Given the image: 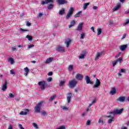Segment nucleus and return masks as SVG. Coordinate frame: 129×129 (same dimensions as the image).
<instances>
[{
    "label": "nucleus",
    "instance_id": "obj_1",
    "mask_svg": "<svg viewBox=\"0 0 129 129\" xmlns=\"http://www.w3.org/2000/svg\"><path fill=\"white\" fill-rule=\"evenodd\" d=\"M43 101L39 102L36 104V106L34 107V111L36 113H39L41 112V107H42V104H43Z\"/></svg>",
    "mask_w": 129,
    "mask_h": 129
},
{
    "label": "nucleus",
    "instance_id": "obj_2",
    "mask_svg": "<svg viewBox=\"0 0 129 129\" xmlns=\"http://www.w3.org/2000/svg\"><path fill=\"white\" fill-rule=\"evenodd\" d=\"M78 83V82H77L75 79L71 80L69 82V87H70V88H74V87L77 85Z\"/></svg>",
    "mask_w": 129,
    "mask_h": 129
},
{
    "label": "nucleus",
    "instance_id": "obj_3",
    "mask_svg": "<svg viewBox=\"0 0 129 129\" xmlns=\"http://www.w3.org/2000/svg\"><path fill=\"white\" fill-rule=\"evenodd\" d=\"M73 13H74V8L73 7H71L70 8V10L67 13L66 19V20H69L71 17H72V15H73Z\"/></svg>",
    "mask_w": 129,
    "mask_h": 129
},
{
    "label": "nucleus",
    "instance_id": "obj_4",
    "mask_svg": "<svg viewBox=\"0 0 129 129\" xmlns=\"http://www.w3.org/2000/svg\"><path fill=\"white\" fill-rule=\"evenodd\" d=\"M38 85L40 87L41 90H45L46 86H48V84L46 81H42L38 82Z\"/></svg>",
    "mask_w": 129,
    "mask_h": 129
},
{
    "label": "nucleus",
    "instance_id": "obj_5",
    "mask_svg": "<svg viewBox=\"0 0 129 129\" xmlns=\"http://www.w3.org/2000/svg\"><path fill=\"white\" fill-rule=\"evenodd\" d=\"M123 111V108H121L120 109H114L113 112H111V114H121Z\"/></svg>",
    "mask_w": 129,
    "mask_h": 129
},
{
    "label": "nucleus",
    "instance_id": "obj_6",
    "mask_svg": "<svg viewBox=\"0 0 129 129\" xmlns=\"http://www.w3.org/2000/svg\"><path fill=\"white\" fill-rule=\"evenodd\" d=\"M100 81L98 79L96 78L95 83L93 86V88H98V87L100 86Z\"/></svg>",
    "mask_w": 129,
    "mask_h": 129
},
{
    "label": "nucleus",
    "instance_id": "obj_7",
    "mask_svg": "<svg viewBox=\"0 0 129 129\" xmlns=\"http://www.w3.org/2000/svg\"><path fill=\"white\" fill-rule=\"evenodd\" d=\"M56 51H57V52H61V53H64V52H65V48L59 45L56 47Z\"/></svg>",
    "mask_w": 129,
    "mask_h": 129
},
{
    "label": "nucleus",
    "instance_id": "obj_8",
    "mask_svg": "<svg viewBox=\"0 0 129 129\" xmlns=\"http://www.w3.org/2000/svg\"><path fill=\"white\" fill-rule=\"evenodd\" d=\"M23 110L20 112V114L21 115H27L29 111H30V110L28 109H24Z\"/></svg>",
    "mask_w": 129,
    "mask_h": 129
},
{
    "label": "nucleus",
    "instance_id": "obj_9",
    "mask_svg": "<svg viewBox=\"0 0 129 129\" xmlns=\"http://www.w3.org/2000/svg\"><path fill=\"white\" fill-rule=\"evenodd\" d=\"M85 79L86 81L87 84H93V82L90 80V78L88 76H86L85 78Z\"/></svg>",
    "mask_w": 129,
    "mask_h": 129
},
{
    "label": "nucleus",
    "instance_id": "obj_10",
    "mask_svg": "<svg viewBox=\"0 0 129 129\" xmlns=\"http://www.w3.org/2000/svg\"><path fill=\"white\" fill-rule=\"evenodd\" d=\"M76 79L79 81H81V80L83 79V75L81 74H77L76 76Z\"/></svg>",
    "mask_w": 129,
    "mask_h": 129
},
{
    "label": "nucleus",
    "instance_id": "obj_11",
    "mask_svg": "<svg viewBox=\"0 0 129 129\" xmlns=\"http://www.w3.org/2000/svg\"><path fill=\"white\" fill-rule=\"evenodd\" d=\"M86 50H84L82 52V54H81L80 56H79V59H84L85 56H86Z\"/></svg>",
    "mask_w": 129,
    "mask_h": 129
},
{
    "label": "nucleus",
    "instance_id": "obj_12",
    "mask_svg": "<svg viewBox=\"0 0 129 129\" xmlns=\"http://www.w3.org/2000/svg\"><path fill=\"white\" fill-rule=\"evenodd\" d=\"M83 28V23H80L79 24L78 27L77 28V31H79L81 32L82 31V28Z\"/></svg>",
    "mask_w": 129,
    "mask_h": 129
},
{
    "label": "nucleus",
    "instance_id": "obj_13",
    "mask_svg": "<svg viewBox=\"0 0 129 129\" xmlns=\"http://www.w3.org/2000/svg\"><path fill=\"white\" fill-rule=\"evenodd\" d=\"M7 88H8V82L7 81V80H5V83L3 86L2 90H3V91H6Z\"/></svg>",
    "mask_w": 129,
    "mask_h": 129
},
{
    "label": "nucleus",
    "instance_id": "obj_14",
    "mask_svg": "<svg viewBox=\"0 0 129 129\" xmlns=\"http://www.w3.org/2000/svg\"><path fill=\"white\" fill-rule=\"evenodd\" d=\"M56 2L58 5H64V4L68 3V2L66 0H56Z\"/></svg>",
    "mask_w": 129,
    "mask_h": 129
},
{
    "label": "nucleus",
    "instance_id": "obj_15",
    "mask_svg": "<svg viewBox=\"0 0 129 129\" xmlns=\"http://www.w3.org/2000/svg\"><path fill=\"white\" fill-rule=\"evenodd\" d=\"M126 48H127V44L122 45L120 46L119 49L120 50V51H123L126 49Z\"/></svg>",
    "mask_w": 129,
    "mask_h": 129
},
{
    "label": "nucleus",
    "instance_id": "obj_16",
    "mask_svg": "<svg viewBox=\"0 0 129 129\" xmlns=\"http://www.w3.org/2000/svg\"><path fill=\"white\" fill-rule=\"evenodd\" d=\"M103 53V52H97L96 57L95 58V60H98V59H99V57H100V56H102Z\"/></svg>",
    "mask_w": 129,
    "mask_h": 129
},
{
    "label": "nucleus",
    "instance_id": "obj_17",
    "mask_svg": "<svg viewBox=\"0 0 129 129\" xmlns=\"http://www.w3.org/2000/svg\"><path fill=\"white\" fill-rule=\"evenodd\" d=\"M125 100V97L121 96L117 99V101H120V102H123Z\"/></svg>",
    "mask_w": 129,
    "mask_h": 129
},
{
    "label": "nucleus",
    "instance_id": "obj_18",
    "mask_svg": "<svg viewBox=\"0 0 129 129\" xmlns=\"http://www.w3.org/2000/svg\"><path fill=\"white\" fill-rule=\"evenodd\" d=\"M49 3H54V1L53 0H45V1H42L41 2V5H45V4H49Z\"/></svg>",
    "mask_w": 129,
    "mask_h": 129
},
{
    "label": "nucleus",
    "instance_id": "obj_19",
    "mask_svg": "<svg viewBox=\"0 0 129 129\" xmlns=\"http://www.w3.org/2000/svg\"><path fill=\"white\" fill-rule=\"evenodd\" d=\"M68 95L67 96V100H68V103H69L70 101H71V98L72 97V93H69Z\"/></svg>",
    "mask_w": 129,
    "mask_h": 129
},
{
    "label": "nucleus",
    "instance_id": "obj_20",
    "mask_svg": "<svg viewBox=\"0 0 129 129\" xmlns=\"http://www.w3.org/2000/svg\"><path fill=\"white\" fill-rule=\"evenodd\" d=\"M121 7V6L120 5V4L117 5L112 9L113 12H115V11H118V10H119V9H120Z\"/></svg>",
    "mask_w": 129,
    "mask_h": 129
},
{
    "label": "nucleus",
    "instance_id": "obj_21",
    "mask_svg": "<svg viewBox=\"0 0 129 129\" xmlns=\"http://www.w3.org/2000/svg\"><path fill=\"white\" fill-rule=\"evenodd\" d=\"M76 24L75 20H72L70 25H69V28H71V27H74Z\"/></svg>",
    "mask_w": 129,
    "mask_h": 129
},
{
    "label": "nucleus",
    "instance_id": "obj_22",
    "mask_svg": "<svg viewBox=\"0 0 129 129\" xmlns=\"http://www.w3.org/2000/svg\"><path fill=\"white\" fill-rule=\"evenodd\" d=\"M81 16H82V12L79 11L74 16V17L75 18H79Z\"/></svg>",
    "mask_w": 129,
    "mask_h": 129
},
{
    "label": "nucleus",
    "instance_id": "obj_23",
    "mask_svg": "<svg viewBox=\"0 0 129 129\" xmlns=\"http://www.w3.org/2000/svg\"><path fill=\"white\" fill-rule=\"evenodd\" d=\"M53 60H54V58L53 57H49L48 58H47L46 60L45 63H51V62H52V61H53Z\"/></svg>",
    "mask_w": 129,
    "mask_h": 129
},
{
    "label": "nucleus",
    "instance_id": "obj_24",
    "mask_svg": "<svg viewBox=\"0 0 129 129\" xmlns=\"http://www.w3.org/2000/svg\"><path fill=\"white\" fill-rule=\"evenodd\" d=\"M110 93L112 94V95H114V94H115V93H116V90L114 88H112Z\"/></svg>",
    "mask_w": 129,
    "mask_h": 129
},
{
    "label": "nucleus",
    "instance_id": "obj_25",
    "mask_svg": "<svg viewBox=\"0 0 129 129\" xmlns=\"http://www.w3.org/2000/svg\"><path fill=\"white\" fill-rule=\"evenodd\" d=\"M58 14L60 16L64 15V14H65V9L64 8H62V9L59 11Z\"/></svg>",
    "mask_w": 129,
    "mask_h": 129
},
{
    "label": "nucleus",
    "instance_id": "obj_26",
    "mask_svg": "<svg viewBox=\"0 0 129 129\" xmlns=\"http://www.w3.org/2000/svg\"><path fill=\"white\" fill-rule=\"evenodd\" d=\"M24 70H25V72H26L24 74V75L25 76H27L29 72H30V70H29V68H28V67H26L24 68Z\"/></svg>",
    "mask_w": 129,
    "mask_h": 129
},
{
    "label": "nucleus",
    "instance_id": "obj_27",
    "mask_svg": "<svg viewBox=\"0 0 129 129\" xmlns=\"http://www.w3.org/2000/svg\"><path fill=\"white\" fill-rule=\"evenodd\" d=\"M72 40L71 39H69L68 41H66L64 42V44L67 45V48H68L69 47V45L71 44Z\"/></svg>",
    "mask_w": 129,
    "mask_h": 129
},
{
    "label": "nucleus",
    "instance_id": "obj_28",
    "mask_svg": "<svg viewBox=\"0 0 129 129\" xmlns=\"http://www.w3.org/2000/svg\"><path fill=\"white\" fill-rule=\"evenodd\" d=\"M8 61L9 62H10V63L11 64H14V63H15V60H14V58H12V57H10L8 59Z\"/></svg>",
    "mask_w": 129,
    "mask_h": 129
},
{
    "label": "nucleus",
    "instance_id": "obj_29",
    "mask_svg": "<svg viewBox=\"0 0 129 129\" xmlns=\"http://www.w3.org/2000/svg\"><path fill=\"white\" fill-rule=\"evenodd\" d=\"M97 32V35L98 36H99V35H101V34L102 33V29L101 28H98Z\"/></svg>",
    "mask_w": 129,
    "mask_h": 129
},
{
    "label": "nucleus",
    "instance_id": "obj_30",
    "mask_svg": "<svg viewBox=\"0 0 129 129\" xmlns=\"http://www.w3.org/2000/svg\"><path fill=\"white\" fill-rule=\"evenodd\" d=\"M90 5V3H87L84 4V10H86L87 9V6Z\"/></svg>",
    "mask_w": 129,
    "mask_h": 129
},
{
    "label": "nucleus",
    "instance_id": "obj_31",
    "mask_svg": "<svg viewBox=\"0 0 129 129\" xmlns=\"http://www.w3.org/2000/svg\"><path fill=\"white\" fill-rule=\"evenodd\" d=\"M112 121H114V118L113 117H111V118L109 119L108 120V123H111Z\"/></svg>",
    "mask_w": 129,
    "mask_h": 129
},
{
    "label": "nucleus",
    "instance_id": "obj_32",
    "mask_svg": "<svg viewBox=\"0 0 129 129\" xmlns=\"http://www.w3.org/2000/svg\"><path fill=\"white\" fill-rule=\"evenodd\" d=\"M26 38L27 39H28L29 40V41H32V40H33V37H32V36H30V35H27L26 36Z\"/></svg>",
    "mask_w": 129,
    "mask_h": 129
},
{
    "label": "nucleus",
    "instance_id": "obj_33",
    "mask_svg": "<svg viewBox=\"0 0 129 129\" xmlns=\"http://www.w3.org/2000/svg\"><path fill=\"white\" fill-rule=\"evenodd\" d=\"M54 7V5L53 4H50L47 6L48 10H52Z\"/></svg>",
    "mask_w": 129,
    "mask_h": 129
},
{
    "label": "nucleus",
    "instance_id": "obj_34",
    "mask_svg": "<svg viewBox=\"0 0 129 129\" xmlns=\"http://www.w3.org/2000/svg\"><path fill=\"white\" fill-rule=\"evenodd\" d=\"M68 70L69 71H70V72L72 71V70H73V65L71 64L69 66Z\"/></svg>",
    "mask_w": 129,
    "mask_h": 129
},
{
    "label": "nucleus",
    "instance_id": "obj_35",
    "mask_svg": "<svg viewBox=\"0 0 129 129\" xmlns=\"http://www.w3.org/2000/svg\"><path fill=\"white\" fill-rule=\"evenodd\" d=\"M55 97H56L55 95H53L50 97V98L49 99V101H53L55 99Z\"/></svg>",
    "mask_w": 129,
    "mask_h": 129
},
{
    "label": "nucleus",
    "instance_id": "obj_36",
    "mask_svg": "<svg viewBox=\"0 0 129 129\" xmlns=\"http://www.w3.org/2000/svg\"><path fill=\"white\" fill-rule=\"evenodd\" d=\"M98 123H102L103 124H104V123H105V122H104V121L103 120H101V119H99V120L98 121Z\"/></svg>",
    "mask_w": 129,
    "mask_h": 129
},
{
    "label": "nucleus",
    "instance_id": "obj_37",
    "mask_svg": "<svg viewBox=\"0 0 129 129\" xmlns=\"http://www.w3.org/2000/svg\"><path fill=\"white\" fill-rule=\"evenodd\" d=\"M64 84H65V81H64V80L63 81H62L61 82H60L59 84V86H63V85H64Z\"/></svg>",
    "mask_w": 129,
    "mask_h": 129
},
{
    "label": "nucleus",
    "instance_id": "obj_38",
    "mask_svg": "<svg viewBox=\"0 0 129 129\" xmlns=\"http://www.w3.org/2000/svg\"><path fill=\"white\" fill-rule=\"evenodd\" d=\"M20 30L22 32H29V29H23V28H20Z\"/></svg>",
    "mask_w": 129,
    "mask_h": 129
},
{
    "label": "nucleus",
    "instance_id": "obj_39",
    "mask_svg": "<svg viewBox=\"0 0 129 129\" xmlns=\"http://www.w3.org/2000/svg\"><path fill=\"white\" fill-rule=\"evenodd\" d=\"M32 125H33L35 128H39V127H38V125L36 123H33Z\"/></svg>",
    "mask_w": 129,
    "mask_h": 129
},
{
    "label": "nucleus",
    "instance_id": "obj_40",
    "mask_svg": "<svg viewBox=\"0 0 129 129\" xmlns=\"http://www.w3.org/2000/svg\"><path fill=\"white\" fill-rule=\"evenodd\" d=\"M116 61H117V62H119V63H120V62L122 61V57H119Z\"/></svg>",
    "mask_w": 129,
    "mask_h": 129
},
{
    "label": "nucleus",
    "instance_id": "obj_41",
    "mask_svg": "<svg viewBox=\"0 0 129 129\" xmlns=\"http://www.w3.org/2000/svg\"><path fill=\"white\" fill-rule=\"evenodd\" d=\"M84 37H85V33H82L81 35L80 39H84Z\"/></svg>",
    "mask_w": 129,
    "mask_h": 129
},
{
    "label": "nucleus",
    "instance_id": "obj_42",
    "mask_svg": "<svg viewBox=\"0 0 129 129\" xmlns=\"http://www.w3.org/2000/svg\"><path fill=\"white\" fill-rule=\"evenodd\" d=\"M9 97H10V98H14L15 97V95L12 93H10Z\"/></svg>",
    "mask_w": 129,
    "mask_h": 129
},
{
    "label": "nucleus",
    "instance_id": "obj_43",
    "mask_svg": "<svg viewBox=\"0 0 129 129\" xmlns=\"http://www.w3.org/2000/svg\"><path fill=\"white\" fill-rule=\"evenodd\" d=\"M52 80H53L52 77H49L48 78H47V82L49 83L51 82Z\"/></svg>",
    "mask_w": 129,
    "mask_h": 129
},
{
    "label": "nucleus",
    "instance_id": "obj_44",
    "mask_svg": "<svg viewBox=\"0 0 129 129\" xmlns=\"http://www.w3.org/2000/svg\"><path fill=\"white\" fill-rule=\"evenodd\" d=\"M61 108H62L63 110H68V108L65 107L64 106H63L61 107Z\"/></svg>",
    "mask_w": 129,
    "mask_h": 129
},
{
    "label": "nucleus",
    "instance_id": "obj_45",
    "mask_svg": "<svg viewBox=\"0 0 129 129\" xmlns=\"http://www.w3.org/2000/svg\"><path fill=\"white\" fill-rule=\"evenodd\" d=\"M91 122V121H90V120H88L86 123L87 125H90Z\"/></svg>",
    "mask_w": 129,
    "mask_h": 129
},
{
    "label": "nucleus",
    "instance_id": "obj_46",
    "mask_svg": "<svg viewBox=\"0 0 129 129\" xmlns=\"http://www.w3.org/2000/svg\"><path fill=\"white\" fill-rule=\"evenodd\" d=\"M31 23L29 22V21H27V23H26V26H27V27H30L31 26Z\"/></svg>",
    "mask_w": 129,
    "mask_h": 129
},
{
    "label": "nucleus",
    "instance_id": "obj_47",
    "mask_svg": "<svg viewBox=\"0 0 129 129\" xmlns=\"http://www.w3.org/2000/svg\"><path fill=\"white\" fill-rule=\"evenodd\" d=\"M117 63V61L115 60V61H113L112 62L113 66L114 67V66H115V65H116Z\"/></svg>",
    "mask_w": 129,
    "mask_h": 129
},
{
    "label": "nucleus",
    "instance_id": "obj_48",
    "mask_svg": "<svg viewBox=\"0 0 129 129\" xmlns=\"http://www.w3.org/2000/svg\"><path fill=\"white\" fill-rule=\"evenodd\" d=\"M57 129H65V126L64 125L60 126L59 127L57 128Z\"/></svg>",
    "mask_w": 129,
    "mask_h": 129
},
{
    "label": "nucleus",
    "instance_id": "obj_49",
    "mask_svg": "<svg viewBox=\"0 0 129 129\" xmlns=\"http://www.w3.org/2000/svg\"><path fill=\"white\" fill-rule=\"evenodd\" d=\"M127 24H129V19H127L126 20V21L125 22V23H124V25H127Z\"/></svg>",
    "mask_w": 129,
    "mask_h": 129
},
{
    "label": "nucleus",
    "instance_id": "obj_50",
    "mask_svg": "<svg viewBox=\"0 0 129 129\" xmlns=\"http://www.w3.org/2000/svg\"><path fill=\"white\" fill-rule=\"evenodd\" d=\"M41 114H42V115H46V114H47V112L45 111H42L41 112Z\"/></svg>",
    "mask_w": 129,
    "mask_h": 129
},
{
    "label": "nucleus",
    "instance_id": "obj_51",
    "mask_svg": "<svg viewBox=\"0 0 129 129\" xmlns=\"http://www.w3.org/2000/svg\"><path fill=\"white\" fill-rule=\"evenodd\" d=\"M43 16V13H39L38 16V18H41Z\"/></svg>",
    "mask_w": 129,
    "mask_h": 129
},
{
    "label": "nucleus",
    "instance_id": "obj_52",
    "mask_svg": "<svg viewBox=\"0 0 129 129\" xmlns=\"http://www.w3.org/2000/svg\"><path fill=\"white\" fill-rule=\"evenodd\" d=\"M52 75H53V72H49L48 73V76H52Z\"/></svg>",
    "mask_w": 129,
    "mask_h": 129
},
{
    "label": "nucleus",
    "instance_id": "obj_53",
    "mask_svg": "<svg viewBox=\"0 0 129 129\" xmlns=\"http://www.w3.org/2000/svg\"><path fill=\"white\" fill-rule=\"evenodd\" d=\"M125 37H126V34L124 33V34L123 35V36H122V38H121V39L122 40V39H124V38H125Z\"/></svg>",
    "mask_w": 129,
    "mask_h": 129
},
{
    "label": "nucleus",
    "instance_id": "obj_54",
    "mask_svg": "<svg viewBox=\"0 0 129 129\" xmlns=\"http://www.w3.org/2000/svg\"><path fill=\"white\" fill-rule=\"evenodd\" d=\"M10 73L11 74H13V75L15 74V72L14 71V70H11L10 71Z\"/></svg>",
    "mask_w": 129,
    "mask_h": 129
},
{
    "label": "nucleus",
    "instance_id": "obj_55",
    "mask_svg": "<svg viewBox=\"0 0 129 129\" xmlns=\"http://www.w3.org/2000/svg\"><path fill=\"white\" fill-rule=\"evenodd\" d=\"M28 48H33L34 47V44H30L28 46Z\"/></svg>",
    "mask_w": 129,
    "mask_h": 129
},
{
    "label": "nucleus",
    "instance_id": "obj_56",
    "mask_svg": "<svg viewBox=\"0 0 129 129\" xmlns=\"http://www.w3.org/2000/svg\"><path fill=\"white\" fill-rule=\"evenodd\" d=\"M97 9H98V7L97 6H94L93 7V10H97Z\"/></svg>",
    "mask_w": 129,
    "mask_h": 129
},
{
    "label": "nucleus",
    "instance_id": "obj_57",
    "mask_svg": "<svg viewBox=\"0 0 129 129\" xmlns=\"http://www.w3.org/2000/svg\"><path fill=\"white\" fill-rule=\"evenodd\" d=\"M96 101V99H94L93 101H92V104L95 103V102Z\"/></svg>",
    "mask_w": 129,
    "mask_h": 129
},
{
    "label": "nucleus",
    "instance_id": "obj_58",
    "mask_svg": "<svg viewBox=\"0 0 129 129\" xmlns=\"http://www.w3.org/2000/svg\"><path fill=\"white\" fill-rule=\"evenodd\" d=\"M120 72H121V73H123V72H125V70L122 69L120 70Z\"/></svg>",
    "mask_w": 129,
    "mask_h": 129
},
{
    "label": "nucleus",
    "instance_id": "obj_59",
    "mask_svg": "<svg viewBox=\"0 0 129 129\" xmlns=\"http://www.w3.org/2000/svg\"><path fill=\"white\" fill-rule=\"evenodd\" d=\"M121 54V52H119L118 54L115 56L116 58H117V57H119V55Z\"/></svg>",
    "mask_w": 129,
    "mask_h": 129
},
{
    "label": "nucleus",
    "instance_id": "obj_60",
    "mask_svg": "<svg viewBox=\"0 0 129 129\" xmlns=\"http://www.w3.org/2000/svg\"><path fill=\"white\" fill-rule=\"evenodd\" d=\"M109 24L110 26H112V25H113V22H112L111 21H109Z\"/></svg>",
    "mask_w": 129,
    "mask_h": 129
},
{
    "label": "nucleus",
    "instance_id": "obj_61",
    "mask_svg": "<svg viewBox=\"0 0 129 129\" xmlns=\"http://www.w3.org/2000/svg\"><path fill=\"white\" fill-rule=\"evenodd\" d=\"M17 49V48H16V47H12V50L13 51H16V50Z\"/></svg>",
    "mask_w": 129,
    "mask_h": 129
},
{
    "label": "nucleus",
    "instance_id": "obj_62",
    "mask_svg": "<svg viewBox=\"0 0 129 129\" xmlns=\"http://www.w3.org/2000/svg\"><path fill=\"white\" fill-rule=\"evenodd\" d=\"M91 30L93 31V32L94 33L95 32V31L94 30V27H92L91 28Z\"/></svg>",
    "mask_w": 129,
    "mask_h": 129
},
{
    "label": "nucleus",
    "instance_id": "obj_63",
    "mask_svg": "<svg viewBox=\"0 0 129 129\" xmlns=\"http://www.w3.org/2000/svg\"><path fill=\"white\" fill-rule=\"evenodd\" d=\"M8 129H13V126L12 125H10Z\"/></svg>",
    "mask_w": 129,
    "mask_h": 129
},
{
    "label": "nucleus",
    "instance_id": "obj_64",
    "mask_svg": "<svg viewBox=\"0 0 129 129\" xmlns=\"http://www.w3.org/2000/svg\"><path fill=\"white\" fill-rule=\"evenodd\" d=\"M121 129H127V127H125V126H124V127H122L121 128Z\"/></svg>",
    "mask_w": 129,
    "mask_h": 129
}]
</instances>
